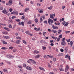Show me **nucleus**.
Wrapping results in <instances>:
<instances>
[{
    "label": "nucleus",
    "mask_w": 74,
    "mask_h": 74,
    "mask_svg": "<svg viewBox=\"0 0 74 74\" xmlns=\"http://www.w3.org/2000/svg\"><path fill=\"white\" fill-rule=\"evenodd\" d=\"M29 60L30 61V62H32V64H36V62L34 61V60H33L32 59H29Z\"/></svg>",
    "instance_id": "obj_1"
},
{
    "label": "nucleus",
    "mask_w": 74,
    "mask_h": 74,
    "mask_svg": "<svg viewBox=\"0 0 74 74\" xmlns=\"http://www.w3.org/2000/svg\"><path fill=\"white\" fill-rule=\"evenodd\" d=\"M48 23H50V22H51V23H53V20L51 19V18H49L48 19Z\"/></svg>",
    "instance_id": "obj_2"
},
{
    "label": "nucleus",
    "mask_w": 74,
    "mask_h": 74,
    "mask_svg": "<svg viewBox=\"0 0 74 74\" xmlns=\"http://www.w3.org/2000/svg\"><path fill=\"white\" fill-rule=\"evenodd\" d=\"M61 44L62 45L65 46L66 45V43L64 41H62L61 42Z\"/></svg>",
    "instance_id": "obj_3"
},
{
    "label": "nucleus",
    "mask_w": 74,
    "mask_h": 74,
    "mask_svg": "<svg viewBox=\"0 0 74 74\" xmlns=\"http://www.w3.org/2000/svg\"><path fill=\"white\" fill-rule=\"evenodd\" d=\"M12 1L10 0L9 1L8 3V5L9 6H10V5H12Z\"/></svg>",
    "instance_id": "obj_4"
},
{
    "label": "nucleus",
    "mask_w": 74,
    "mask_h": 74,
    "mask_svg": "<svg viewBox=\"0 0 74 74\" xmlns=\"http://www.w3.org/2000/svg\"><path fill=\"white\" fill-rule=\"evenodd\" d=\"M69 67L68 65H67L66 67V68L65 69V72L66 73L67 72V71H68V70H69Z\"/></svg>",
    "instance_id": "obj_5"
},
{
    "label": "nucleus",
    "mask_w": 74,
    "mask_h": 74,
    "mask_svg": "<svg viewBox=\"0 0 74 74\" xmlns=\"http://www.w3.org/2000/svg\"><path fill=\"white\" fill-rule=\"evenodd\" d=\"M26 69L28 70H29V71H31L32 70V67L27 66L26 67Z\"/></svg>",
    "instance_id": "obj_6"
},
{
    "label": "nucleus",
    "mask_w": 74,
    "mask_h": 74,
    "mask_svg": "<svg viewBox=\"0 0 74 74\" xmlns=\"http://www.w3.org/2000/svg\"><path fill=\"white\" fill-rule=\"evenodd\" d=\"M13 14H14V15H18V11L16 10H14L13 12Z\"/></svg>",
    "instance_id": "obj_7"
},
{
    "label": "nucleus",
    "mask_w": 74,
    "mask_h": 74,
    "mask_svg": "<svg viewBox=\"0 0 74 74\" xmlns=\"http://www.w3.org/2000/svg\"><path fill=\"white\" fill-rule=\"evenodd\" d=\"M4 29L7 30V31H9V32L11 31V29L8 28H7L6 27H4L3 28Z\"/></svg>",
    "instance_id": "obj_8"
},
{
    "label": "nucleus",
    "mask_w": 74,
    "mask_h": 74,
    "mask_svg": "<svg viewBox=\"0 0 74 74\" xmlns=\"http://www.w3.org/2000/svg\"><path fill=\"white\" fill-rule=\"evenodd\" d=\"M52 28L53 29H59V27H58L56 26L55 27L54 25H52Z\"/></svg>",
    "instance_id": "obj_9"
},
{
    "label": "nucleus",
    "mask_w": 74,
    "mask_h": 74,
    "mask_svg": "<svg viewBox=\"0 0 74 74\" xmlns=\"http://www.w3.org/2000/svg\"><path fill=\"white\" fill-rule=\"evenodd\" d=\"M2 34H8V33L7 32V31H4L2 33Z\"/></svg>",
    "instance_id": "obj_10"
},
{
    "label": "nucleus",
    "mask_w": 74,
    "mask_h": 74,
    "mask_svg": "<svg viewBox=\"0 0 74 74\" xmlns=\"http://www.w3.org/2000/svg\"><path fill=\"white\" fill-rule=\"evenodd\" d=\"M52 8H53V6L51 5L50 7H48L47 9L49 10H52Z\"/></svg>",
    "instance_id": "obj_11"
},
{
    "label": "nucleus",
    "mask_w": 74,
    "mask_h": 74,
    "mask_svg": "<svg viewBox=\"0 0 74 74\" xmlns=\"http://www.w3.org/2000/svg\"><path fill=\"white\" fill-rule=\"evenodd\" d=\"M50 17L51 18V19H53L54 17L53 16V14H50Z\"/></svg>",
    "instance_id": "obj_12"
},
{
    "label": "nucleus",
    "mask_w": 74,
    "mask_h": 74,
    "mask_svg": "<svg viewBox=\"0 0 74 74\" xmlns=\"http://www.w3.org/2000/svg\"><path fill=\"white\" fill-rule=\"evenodd\" d=\"M21 41V40H17L16 41V43L17 44H20V42Z\"/></svg>",
    "instance_id": "obj_13"
},
{
    "label": "nucleus",
    "mask_w": 74,
    "mask_h": 74,
    "mask_svg": "<svg viewBox=\"0 0 74 74\" xmlns=\"http://www.w3.org/2000/svg\"><path fill=\"white\" fill-rule=\"evenodd\" d=\"M35 22L36 23H37V22H38V18H35Z\"/></svg>",
    "instance_id": "obj_14"
},
{
    "label": "nucleus",
    "mask_w": 74,
    "mask_h": 74,
    "mask_svg": "<svg viewBox=\"0 0 74 74\" xmlns=\"http://www.w3.org/2000/svg\"><path fill=\"white\" fill-rule=\"evenodd\" d=\"M58 56H63V54L62 53H60L58 55Z\"/></svg>",
    "instance_id": "obj_15"
},
{
    "label": "nucleus",
    "mask_w": 74,
    "mask_h": 74,
    "mask_svg": "<svg viewBox=\"0 0 74 74\" xmlns=\"http://www.w3.org/2000/svg\"><path fill=\"white\" fill-rule=\"evenodd\" d=\"M43 21V20L42 19V17H41L40 18V23H42V21Z\"/></svg>",
    "instance_id": "obj_16"
},
{
    "label": "nucleus",
    "mask_w": 74,
    "mask_h": 74,
    "mask_svg": "<svg viewBox=\"0 0 74 74\" xmlns=\"http://www.w3.org/2000/svg\"><path fill=\"white\" fill-rule=\"evenodd\" d=\"M34 53H39V51H37V50H35L34 51Z\"/></svg>",
    "instance_id": "obj_17"
},
{
    "label": "nucleus",
    "mask_w": 74,
    "mask_h": 74,
    "mask_svg": "<svg viewBox=\"0 0 74 74\" xmlns=\"http://www.w3.org/2000/svg\"><path fill=\"white\" fill-rule=\"evenodd\" d=\"M59 70L60 71H64V69H63L62 68H59Z\"/></svg>",
    "instance_id": "obj_18"
},
{
    "label": "nucleus",
    "mask_w": 74,
    "mask_h": 74,
    "mask_svg": "<svg viewBox=\"0 0 74 74\" xmlns=\"http://www.w3.org/2000/svg\"><path fill=\"white\" fill-rule=\"evenodd\" d=\"M40 56V55H37L36 56H35V58H36V59L38 58Z\"/></svg>",
    "instance_id": "obj_19"
},
{
    "label": "nucleus",
    "mask_w": 74,
    "mask_h": 74,
    "mask_svg": "<svg viewBox=\"0 0 74 74\" xmlns=\"http://www.w3.org/2000/svg\"><path fill=\"white\" fill-rule=\"evenodd\" d=\"M31 23H32V21L30 20L27 23V24H28V25H30Z\"/></svg>",
    "instance_id": "obj_20"
},
{
    "label": "nucleus",
    "mask_w": 74,
    "mask_h": 74,
    "mask_svg": "<svg viewBox=\"0 0 74 74\" xmlns=\"http://www.w3.org/2000/svg\"><path fill=\"white\" fill-rule=\"evenodd\" d=\"M70 44L71 45V47H72V46L73 45V41H71L70 42Z\"/></svg>",
    "instance_id": "obj_21"
},
{
    "label": "nucleus",
    "mask_w": 74,
    "mask_h": 74,
    "mask_svg": "<svg viewBox=\"0 0 74 74\" xmlns=\"http://www.w3.org/2000/svg\"><path fill=\"white\" fill-rule=\"evenodd\" d=\"M47 56L49 57V58H51V59L53 58V56H51L50 55H47Z\"/></svg>",
    "instance_id": "obj_22"
},
{
    "label": "nucleus",
    "mask_w": 74,
    "mask_h": 74,
    "mask_svg": "<svg viewBox=\"0 0 74 74\" xmlns=\"http://www.w3.org/2000/svg\"><path fill=\"white\" fill-rule=\"evenodd\" d=\"M39 69H40V70H43V71H44V69L41 67H40L39 68Z\"/></svg>",
    "instance_id": "obj_23"
},
{
    "label": "nucleus",
    "mask_w": 74,
    "mask_h": 74,
    "mask_svg": "<svg viewBox=\"0 0 74 74\" xmlns=\"http://www.w3.org/2000/svg\"><path fill=\"white\" fill-rule=\"evenodd\" d=\"M52 31L53 32V33H57V31L55 30H52Z\"/></svg>",
    "instance_id": "obj_24"
},
{
    "label": "nucleus",
    "mask_w": 74,
    "mask_h": 74,
    "mask_svg": "<svg viewBox=\"0 0 74 74\" xmlns=\"http://www.w3.org/2000/svg\"><path fill=\"white\" fill-rule=\"evenodd\" d=\"M51 37L52 38H53V39H54V40L57 39V37H54L53 36H52Z\"/></svg>",
    "instance_id": "obj_25"
},
{
    "label": "nucleus",
    "mask_w": 74,
    "mask_h": 74,
    "mask_svg": "<svg viewBox=\"0 0 74 74\" xmlns=\"http://www.w3.org/2000/svg\"><path fill=\"white\" fill-rule=\"evenodd\" d=\"M1 49H3L4 50H5V49H7V48L3 47L1 48Z\"/></svg>",
    "instance_id": "obj_26"
},
{
    "label": "nucleus",
    "mask_w": 74,
    "mask_h": 74,
    "mask_svg": "<svg viewBox=\"0 0 74 74\" xmlns=\"http://www.w3.org/2000/svg\"><path fill=\"white\" fill-rule=\"evenodd\" d=\"M2 42L3 44H7V42H6L5 41H3Z\"/></svg>",
    "instance_id": "obj_27"
},
{
    "label": "nucleus",
    "mask_w": 74,
    "mask_h": 74,
    "mask_svg": "<svg viewBox=\"0 0 74 74\" xmlns=\"http://www.w3.org/2000/svg\"><path fill=\"white\" fill-rule=\"evenodd\" d=\"M21 25L22 26H24L25 25V23L23 21H22L21 22Z\"/></svg>",
    "instance_id": "obj_28"
},
{
    "label": "nucleus",
    "mask_w": 74,
    "mask_h": 74,
    "mask_svg": "<svg viewBox=\"0 0 74 74\" xmlns=\"http://www.w3.org/2000/svg\"><path fill=\"white\" fill-rule=\"evenodd\" d=\"M5 62L7 63L8 64H11V63H10V62H9L8 61L5 60Z\"/></svg>",
    "instance_id": "obj_29"
},
{
    "label": "nucleus",
    "mask_w": 74,
    "mask_h": 74,
    "mask_svg": "<svg viewBox=\"0 0 74 74\" xmlns=\"http://www.w3.org/2000/svg\"><path fill=\"white\" fill-rule=\"evenodd\" d=\"M6 12V10H5V9L4 10H3L2 11L3 13V14H5Z\"/></svg>",
    "instance_id": "obj_30"
},
{
    "label": "nucleus",
    "mask_w": 74,
    "mask_h": 74,
    "mask_svg": "<svg viewBox=\"0 0 74 74\" xmlns=\"http://www.w3.org/2000/svg\"><path fill=\"white\" fill-rule=\"evenodd\" d=\"M3 71L4 72H5L6 73H7L8 72V71H7V69H3Z\"/></svg>",
    "instance_id": "obj_31"
},
{
    "label": "nucleus",
    "mask_w": 74,
    "mask_h": 74,
    "mask_svg": "<svg viewBox=\"0 0 74 74\" xmlns=\"http://www.w3.org/2000/svg\"><path fill=\"white\" fill-rule=\"evenodd\" d=\"M9 22L11 23H13V21L11 20H10L8 21Z\"/></svg>",
    "instance_id": "obj_32"
},
{
    "label": "nucleus",
    "mask_w": 74,
    "mask_h": 74,
    "mask_svg": "<svg viewBox=\"0 0 74 74\" xmlns=\"http://www.w3.org/2000/svg\"><path fill=\"white\" fill-rule=\"evenodd\" d=\"M48 67H49V69H51V64H48Z\"/></svg>",
    "instance_id": "obj_33"
},
{
    "label": "nucleus",
    "mask_w": 74,
    "mask_h": 74,
    "mask_svg": "<svg viewBox=\"0 0 74 74\" xmlns=\"http://www.w3.org/2000/svg\"><path fill=\"white\" fill-rule=\"evenodd\" d=\"M15 21H16V22H20V19H15Z\"/></svg>",
    "instance_id": "obj_34"
},
{
    "label": "nucleus",
    "mask_w": 74,
    "mask_h": 74,
    "mask_svg": "<svg viewBox=\"0 0 74 74\" xmlns=\"http://www.w3.org/2000/svg\"><path fill=\"white\" fill-rule=\"evenodd\" d=\"M16 38L17 39H18V40H21V38L19 36H18L16 37Z\"/></svg>",
    "instance_id": "obj_35"
},
{
    "label": "nucleus",
    "mask_w": 74,
    "mask_h": 74,
    "mask_svg": "<svg viewBox=\"0 0 74 74\" xmlns=\"http://www.w3.org/2000/svg\"><path fill=\"white\" fill-rule=\"evenodd\" d=\"M25 18V16H23L21 17V19H24Z\"/></svg>",
    "instance_id": "obj_36"
},
{
    "label": "nucleus",
    "mask_w": 74,
    "mask_h": 74,
    "mask_svg": "<svg viewBox=\"0 0 74 74\" xmlns=\"http://www.w3.org/2000/svg\"><path fill=\"white\" fill-rule=\"evenodd\" d=\"M58 34H60V32H62V30H60V29H59V30H58Z\"/></svg>",
    "instance_id": "obj_37"
},
{
    "label": "nucleus",
    "mask_w": 74,
    "mask_h": 74,
    "mask_svg": "<svg viewBox=\"0 0 74 74\" xmlns=\"http://www.w3.org/2000/svg\"><path fill=\"white\" fill-rule=\"evenodd\" d=\"M25 33H26V34H28V35H29V34H30V32L29 31H27L25 32Z\"/></svg>",
    "instance_id": "obj_38"
},
{
    "label": "nucleus",
    "mask_w": 74,
    "mask_h": 74,
    "mask_svg": "<svg viewBox=\"0 0 74 74\" xmlns=\"http://www.w3.org/2000/svg\"><path fill=\"white\" fill-rule=\"evenodd\" d=\"M54 24H55V25H60V23H56V22H55L54 23Z\"/></svg>",
    "instance_id": "obj_39"
},
{
    "label": "nucleus",
    "mask_w": 74,
    "mask_h": 74,
    "mask_svg": "<svg viewBox=\"0 0 74 74\" xmlns=\"http://www.w3.org/2000/svg\"><path fill=\"white\" fill-rule=\"evenodd\" d=\"M53 62H56V59L55 58H53Z\"/></svg>",
    "instance_id": "obj_40"
},
{
    "label": "nucleus",
    "mask_w": 74,
    "mask_h": 74,
    "mask_svg": "<svg viewBox=\"0 0 74 74\" xmlns=\"http://www.w3.org/2000/svg\"><path fill=\"white\" fill-rule=\"evenodd\" d=\"M69 23L68 22H66L64 25V26H67L68 25H69Z\"/></svg>",
    "instance_id": "obj_41"
},
{
    "label": "nucleus",
    "mask_w": 74,
    "mask_h": 74,
    "mask_svg": "<svg viewBox=\"0 0 74 74\" xmlns=\"http://www.w3.org/2000/svg\"><path fill=\"white\" fill-rule=\"evenodd\" d=\"M4 38H6V39L9 38V37L6 36H4Z\"/></svg>",
    "instance_id": "obj_42"
},
{
    "label": "nucleus",
    "mask_w": 74,
    "mask_h": 74,
    "mask_svg": "<svg viewBox=\"0 0 74 74\" xmlns=\"http://www.w3.org/2000/svg\"><path fill=\"white\" fill-rule=\"evenodd\" d=\"M23 42L25 44H26V41L25 40H23Z\"/></svg>",
    "instance_id": "obj_43"
},
{
    "label": "nucleus",
    "mask_w": 74,
    "mask_h": 74,
    "mask_svg": "<svg viewBox=\"0 0 74 74\" xmlns=\"http://www.w3.org/2000/svg\"><path fill=\"white\" fill-rule=\"evenodd\" d=\"M42 49L43 50H45L47 49V48L45 47H42Z\"/></svg>",
    "instance_id": "obj_44"
},
{
    "label": "nucleus",
    "mask_w": 74,
    "mask_h": 74,
    "mask_svg": "<svg viewBox=\"0 0 74 74\" xmlns=\"http://www.w3.org/2000/svg\"><path fill=\"white\" fill-rule=\"evenodd\" d=\"M8 26L9 28H12V25L10 24Z\"/></svg>",
    "instance_id": "obj_45"
},
{
    "label": "nucleus",
    "mask_w": 74,
    "mask_h": 74,
    "mask_svg": "<svg viewBox=\"0 0 74 74\" xmlns=\"http://www.w3.org/2000/svg\"><path fill=\"white\" fill-rule=\"evenodd\" d=\"M67 40V42H70V41L71 40V39H69L67 40Z\"/></svg>",
    "instance_id": "obj_46"
},
{
    "label": "nucleus",
    "mask_w": 74,
    "mask_h": 74,
    "mask_svg": "<svg viewBox=\"0 0 74 74\" xmlns=\"http://www.w3.org/2000/svg\"><path fill=\"white\" fill-rule=\"evenodd\" d=\"M57 39L58 42H59V40H60V38H58Z\"/></svg>",
    "instance_id": "obj_47"
},
{
    "label": "nucleus",
    "mask_w": 74,
    "mask_h": 74,
    "mask_svg": "<svg viewBox=\"0 0 74 74\" xmlns=\"http://www.w3.org/2000/svg\"><path fill=\"white\" fill-rule=\"evenodd\" d=\"M16 18V16H13L12 17V19H14V18Z\"/></svg>",
    "instance_id": "obj_48"
},
{
    "label": "nucleus",
    "mask_w": 74,
    "mask_h": 74,
    "mask_svg": "<svg viewBox=\"0 0 74 74\" xmlns=\"http://www.w3.org/2000/svg\"><path fill=\"white\" fill-rule=\"evenodd\" d=\"M43 23H45L46 24H47V23H48V21H44Z\"/></svg>",
    "instance_id": "obj_49"
},
{
    "label": "nucleus",
    "mask_w": 74,
    "mask_h": 74,
    "mask_svg": "<svg viewBox=\"0 0 74 74\" xmlns=\"http://www.w3.org/2000/svg\"><path fill=\"white\" fill-rule=\"evenodd\" d=\"M9 57H12V56L10 55H7V58H9Z\"/></svg>",
    "instance_id": "obj_50"
},
{
    "label": "nucleus",
    "mask_w": 74,
    "mask_h": 74,
    "mask_svg": "<svg viewBox=\"0 0 74 74\" xmlns=\"http://www.w3.org/2000/svg\"><path fill=\"white\" fill-rule=\"evenodd\" d=\"M23 67H26V64H23Z\"/></svg>",
    "instance_id": "obj_51"
},
{
    "label": "nucleus",
    "mask_w": 74,
    "mask_h": 74,
    "mask_svg": "<svg viewBox=\"0 0 74 74\" xmlns=\"http://www.w3.org/2000/svg\"><path fill=\"white\" fill-rule=\"evenodd\" d=\"M18 67L19 68H20V69H22V66H20V65H19L18 66Z\"/></svg>",
    "instance_id": "obj_52"
},
{
    "label": "nucleus",
    "mask_w": 74,
    "mask_h": 74,
    "mask_svg": "<svg viewBox=\"0 0 74 74\" xmlns=\"http://www.w3.org/2000/svg\"><path fill=\"white\" fill-rule=\"evenodd\" d=\"M12 9L11 8L9 9V11L10 12H12Z\"/></svg>",
    "instance_id": "obj_53"
},
{
    "label": "nucleus",
    "mask_w": 74,
    "mask_h": 74,
    "mask_svg": "<svg viewBox=\"0 0 74 74\" xmlns=\"http://www.w3.org/2000/svg\"><path fill=\"white\" fill-rule=\"evenodd\" d=\"M27 10H28V9L27 8H25V12H27Z\"/></svg>",
    "instance_id": "obj_54"
},
{
    "label": "nucleus",
    "mask_w": 74,
    "mask_h": 74,
    "mask_svg": "<svg viewBox=\"0 0 74 74\" xmlns=\"http://www.w3.org/2000/svg\"><path fill=\"white\" fill-rule=\"evenodd\" d=\"M60 51H61V52H63L64 51V50H63V49H60Z\"/></svg>",
    "instance_id": "obj_55"
},
{
    "label": "nucleus",
    "mask_w": 74,
    "mask_h": 74,
    "mask_svg": "<svg viewBox=\"0 0 74 74\" xmlns=\"http://www.w3.org/2000/svg\"><path fill=\"white\" fill-rule=\"evenodd\" d=\"M65 33H66V34H67V33H70V31H65Z\"/></svg>",
    "instance_id": "obj_56"
},
{
    "label": "nucleus",
    "mask_w": 74,
    "mask_h": 74,
    "mask_svg": "<svg viewBox=\"0 0 74 74\" xmlns=\"http://www.w3.org/2000/svg\"><path fill=\"white\" fill-rule=\"evenodd\" d=\"M9 48V49H14V47H10Z\"/></svg>",
    "instance_id": "obj_57"
},
{
    "label": "nucleus",
    "mask_w": 74,
    "mask_h": 74,
    "mask_svg": "<svg viewBox=\"0 0 74 74\" xmlns=\"http://www.w3.org/2000/svg\"><path fill=\"white\" fill-rule=\"evenodd\" d=\"M53 70L55 71H57V69L55 68H53Z\"/></svg>",
    "instance_id": "obj_58"
},
{
    "label": "nucleus",
    "mask_w": 74,
    "mask_h": 74,
    "mask_svg": "<svg viewBox=\"0 0 74 74\" xmlns=\"http://www.w3.org/2000/svg\"><path fill=\"white\" fill-rule=\"evenodd\" d=\"M3 64H4V63L3 62H2L0 64V66H3Z\"/></svg>",
    "instance_id": "obj_59"
},
{
    "label": "nucleus",
    "mask_w": 74,
    "mask_h": 74,
    "mask_svg": "<svg viewBox=\"0 0 74 74\" xmlns=\"http://www.w3.org/2000/svg\"><path fill=\"white\" fill-rule=\"evenodd\" d=\"M69 57V56H68V55H66L65 56V58H66V59H67L68 57Z\"/></svg>",
    "instance_id": "obj_60"
},
{
    "label": "nucleus",
    "mask_w": 74,
    "mask_h": 74,
    "mask_svg": "<svg viewBox=\"0 0 74 74\" xmlns=\"http://www.w3.org/2000/svg\"><path fill=\"white\" fill-rule=\"evenodd\" d=\"M62 41H65V38H62Z\"/></svg>",
    "instance_id": "obj_61"
},
{
    "label": "nucleus",
    "mask_w": 74,
    "mask_h": 74,
    "mask_svg": "<svg viewBox=\"0 0 74 74\" xmlns=\"http://www.w3.org/2000/svg\"><path fill=\"white\" fill-rule=\"evenodd\" d=\"M3 8L0 6V10H3Z\"/></svg>",
    "instance_id": "obj_62"
},
{
    "label": "nucleus",
    "mask_w": 74,
    "mask_h": 74,
    "mask_svg": "<svg viewBox=\"0 0 74 74\" xmlns=\"http://www.w3.org/2000/svg\"><path fill=\"white\" fill-rule=\"evenodd\" d=\"M59 37L60 38H62V35L61 34V35H60L59 36Z\"/></svg>",
    "instance_id": "obj_63"
},
{
    "label": "nucleus",
    "mask_w": 74,
    "mask_h": 74,
    "mask_svg": "<svg viewBox=\"0 0 74 74\" xmlns=\"http://www.w3.org/2000/svg\"><path fill=\"white\" fill-rule=\"evenodd\" d=\"M71 34L73 35V34H74V31H73V32H72L71 33Z\"/></svg>",
    "instance_id": "obj_64"
}]
</instances>
